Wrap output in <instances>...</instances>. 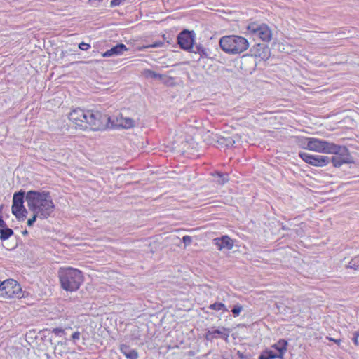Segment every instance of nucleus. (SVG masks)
Listing matches in <instances>:
<instances>
[{
  "mask_svg": "<svg viewBox=\"0 0 359 359\" xmlns=\"http://www.w3.org/2000/svg\"><path fill=\"white\" fill-rule=\"evenodd\" d=\"M25 200L28 208L39 215L41 219L48 218L55 210V205L48 191H29Z\"/></svg>",
  "mask_w": 359,
  "mask_h": 359,
  "instance_id": "obj_1",
  "label": "nucleus"
},
{
  "mask_svg": "<svg viewBox=\"0 0 359 359\" xmlns=\"http://www.w3.org/2000/svg\"><path fill=\"white\" fill-rule=\"evenodd\" d=\"M61 287L66 291H76L83 281L82 272L76 269L61 268L58 271Z\"/></svg>",
  "mask_w": 359,
  "mask_h": 359,
  "instance_id": "obj_2",
  "label": "nucleus"
},
{
  "mask_svg": "<svg viewBox=\"0 0 359 359\" xmlns=\"http://www.w3.org/2000/svg\"><path fill=\"white\" fill-rule=\"evenodd\" d=\"M219 46L223 51L231 55L240 54L249 48L248 40L241 36H224L219 40Z\"/></svg>",
  "mask_w": 359,
  "mask_h": 359,
  "instance_id": "obj_3",
  "label": "nucleus"
},
{
  "mask_svg": "<svg viewBox=\"0 0 359 359\" xmlns=\"http://www.w3.org/2000/svg\"><path fill=\"white\" fill-rule=\"evenodd\" d=\"M86 130H100L109 127L111 117L99 111L88 110Z\"/></svg>",
  "mask_w": 359,
  "mask_h": 359,
  "instance_id": "obj_4",
  "label": "nucleus"
},
{
  "mask_svg": "<svg viewBox=\"0 0 359 359\" xmlns=\"http://www.w3.org/2000/svg\"><path fill=\"white\" fill-rule=\"evenodd\" d=\"M333 151L328 154H335L330 158V162L335 168H339L344 163H350L352 162L351 156L346 147L337 144L334 145Z\"/></svg>",
  "mask_w": 359,
  "mask_h": 359,
  "instance_id": "obj_5",
  "label": "nucleus"
},
{
  "mask_svg": "<svg viewBox=\"0 0 359 359\" xmlns=\"http://www.w3.org/2000/svg\"><path fill=\"white\" fill-rule=\"evenodd\" d=\"M287 341L285 339H280L273 344L271 348L276 351L266 349L259 355V359H283V356L287 351Z\"/></svg>",
  "mask_w": 359,
  "mask_h": 359,
  "instance_id": "obj_6",
  "label": "nucleus"
},
{
  "mask_svg": "<svg viewBox=\"0 0 359 359\" xmlns=\"http://www.w3.org/2000/svg\"><path fill=\"white\" fill-rule=\"evenodd\" d=\"M247 29L254 37H258L264 42H269L272 39V31L266 24L251 22Z\"/></svg>",
  "mask_w": 359,
  "mask_h": 359,
  "instance_id": "obj_7",
  "label": "nucleus"
},
{
  "mask_svg": "<svg viewBox=\"0 0 359 359\" xmlns=\"http://www.w3.org/2000/svg\"><path fill=\"white\" fill-rule=\"evenodd\" d=\"M21 288L19 284L14 280H6L1 283L0 297L4 299H11L20 297Z\"/></svg>",
  "mask_w": 359,
  "mask_h": 359,
  "instance_id": "obj_8",
  "label": "nucleus"
},
{
  "mask_svg": "<svg viewBox=\"0 0 359 359\" xmlns=\"http://www.w3.org/2000/svg\"><path fill=\"white\" fill-rule=\"evenodd\" d=\"M306 140V149L311 151L328 154L329 152H332V149L334 148V145L335 144L328 142L324 140L314 137L307 138Z\"/></svg>",
  "mask_w": 359,
  "mask_h": 359,
  "instance_id": "obj_9",
  "label": "nucleus"
},
{
  "mask_svg": "<svg viewBox=\"0 0 359 359\" xmlns=\"http://www.w3.org/2000/svg\"><path fill=\"white\" fill-rule=\"evenodd\" d=\"M25 192L20 191L15 193L13 198L12 212L18 219H24L27 213L24 207Z\"/></svg>",
  "mask_w": 359,
  "mask_h": 359,
  "instance_id": "obj_10",
  "label": "nucleus"
},
{
  "mask_svg": "<svg viewBox=\"0 0 359 359\" xmlns=\"http://www.w3.org/2000/svg\"><path fill=\"white\" fill-rule=\"evenodd\" d=\"M300 158L306 163L317 167H323L330 162V158L321 155H312L306 152L299 153Z\"/></svg>",
  "mask_w": 359,
  "mask_h": 359,
  "instance_id": "obj_11",
  "label": "nucleus"
},
{
  "mask_svg": "<svg viewBox=\"0 0 359 359\" xmlns=\"http://www.w3.org/2000/svg\"><path fill=\"white\" fill-rule=\"evenodd\" d=\"M88 110L85 111L82 109L78 108L72 111L69 114V119L81 130H86V121H87Z\"/></svg>",
  "mask_w": 359,
  "mask_h": 359,
  "instance_id": "obj_12",
  "label": "nucleus"
},
{
  "mask_svg": "<svg viewBox=\"0 0 359 359\" xmlns=\"http://www.w3.org/2000/svg\"><path fill=\"white\" fill-rule=\"evenodd\" d=\"M230 329L224 327H220L218 328L211 327L208 329L205 332V339L208 341H212L215 339H222L226 341H228V339L230 334Z\"/></svg>",
  "mask_w": 359,
  "mask_h": 359,
  "instance_id": "obj_13",
  "label": "nucleus"
},
{
  "mask_svg": "<svg viewBox=\"0 0 359 359\" xmlns=\"http://www.w3.org/2000/svg\"><path fill=\"white\" fill-rule=\"evenodd\" d=\"M177 41L180 48L184 50H190L194 48V39L191 32L187 30L182 31L178 35Z\"/></svg>",
  "mask_w": 359,
  "mask_h": 359,
  "instance_id": "obj_14",
  "label": "nucleus"
},
{
  "mask_svg": "<svg viewBox=\"0 0 359 359\" xmlns=\"http://www.w3.org/2000/svg\"><path fill=\"white\" fill-rule=\"evenodd\" d=\"M134 126V121L130 118H125L121 114H119L114 118H111V122L109 127L118 128L121 127L123 128H130Z\"/></svg>",
  "mask_w": 359,
  "mask_h": 359,
  "instance_id": "obj_15",
  "label": "nucleus"
},
{
  "mask_svg": "<svg viewBox=\"0 0 359 359\" xmlns=\"http://www.w3.org/2000/svg\"><path fill=\"white\" fill-rule=\"evenodd\" d=\"M214 244L217 246L219 250H222L223 249L231 250L233 246L232 239L228 236L215 238Z\"/></svg>",
  "mask_w": 359,
  "mask_h": 359,
  "instance_id": "obj_16",
  "label": "nucleus"
},
{
  "mask_svg": "<svg viewBox=\"0 0 359 359\" xmlns=\"http://www.w3.org/2000/svg\"><path fill=\"white\" fill-rule=\"evenodd\" d=\"M250 54L256 57L262 59L268 58L269 50L268 48L264 44H257L252 47L250 50Z\"/></svg>",
  "mask_w": 359,
  "mask_h": 359,
  "instance_id": "obj_17",
  "label": "nucleus"
},
{
  "mask_svg": "<svg viewBox=\"0 0 359 359\" xmlns=\"http://www.w3.org/2000/svg\"><path fill=\"white\" fill-rule=\"evenodd\" d=\"M128 48L123 43H119L114 47H112L111 49L107 50L104 53H102V57H111L114 55H119L123 53V52L126 51Z\"/></svg>",
  "mask_w": 359,
  "mask_h": 359,
  "instance_id": "obj_18",
  "label": "nucleus"
},
{
  "mask_svg": "<svg viewBox=\"0 0 359 359\" xmlns=\"http://www.w3.org/2000/svg\"><path fill=\"white\" fill-rule=\"evenodd\" d=\"M121 351L128 359H137V353L134 349H131L127 345H121Z\"/></svg>",
  "mask_w": 359,
  "mask_h": 359,
  "instance_id": "obj_19",
  "label": "nucleus"
},
{
  "mask_svg": "<svg viewBox=\"0 0 359 359\" xmlns=\"http://www.w3.org/2000/svg\"><path fill=\"white\" fill-rule=\"evenodd\" d=\"M13 234V231L8 228L7 226L6 227L0 228V239L1 241H5L8 239L10 236Z\"/></svg>",
  "mask_w": 359,
  "mask_h": 359,
  "instance_id": "obj_20",
  "label": "nucleus"
},
{
  "mask_svg": "<svg viewBox=\"0 0 359 359\" xmlns=\"http://www.w3.org/2000/svg\"><path fill=\"white\" fill-rule=\"evenodd\" d=\"M217 142L227 147H232L235 143V140L231 137H220Z\"/></svg>",
  "mask_w": 359,
  "mask_h": 359,
  "instance_id": "obj_21",
  "label": "nucleus"
},
{
  "mask_svg": "<svg viewBox=\"0 0 359 359\" xmlns=\"http://www.w3.org/2000/svg\"><path fill=\"white\" fill-rule=\"evenodd\" d=\"M214 176L218 178L217 182L221 185H223L229 181V175L227 173L216 172Z\"/></svg>",
  "mask_w": 359,
  "mask_h": 359,
  "instance_id": "obj_22",
  "label": "nucleus"
},
{
  "mask_svg": "<svg viewBox=\"0 0 359 359\" xmlns=\"http://www.w3.org/2000/svg\"><path fill=\"white\" fill-rule=\"evenodd\" d=\"M208 308L210 309L215 310V311H219V310H222L224 311H228L226 306L223 303H221V302H215L213 304H211Z\"/></svg>",
  "mask_w": 359,
  "mask_h": 359,
  "instance_id": "obj_23",
  "label": "nucleus"
},
{
  "mask_svg": "<svg viewBox=\"0 0 359 359\" xmlns=\"http://www.w3.org/2000/svg\"><path fill=\"white\" fill-rule=\"evenodd\" d=\"M196 50H192L194 53H198L201 57H208L209 54L208 53V50L201 46H196Z\"/></svg>",
  "mask_w": 359,
  "mask_h": 359,
  "instance_id": "obj_24",
  "label": "nucleus"
},
{
  "mask_svg": "<svg viewBox=\"0 0 359 359\" xmlns=\"http://www.w3.org/2000/svg\"><path fill=\"white\" fill-rule=\"evenodd\" d=\"M143 74L144 75V76L146 78H152V79L157 78V74L155 72L149 70V69H145L143 72Z\"/></svg>",
  "mask_w": 359,
  "mask_h": 359,
  "instance_id": "obj_25",
  "label": "nucleus"
},
{
  "mask_svg": "<svg viewBox=\"0 0 359 359\" xmlns=\"http://www.w3.org/2000/svg\"><path fill=\"white\" fill-rule=\"evenodd\" d=\"M243 310V306L239 305V304H237V305H235L233 306V308L232 309L231 311L233 313V315L236 317V316H238L241 311Z\"/></svg>",
  "mask_w": 359,
  "mask_h": 359,
  "instance_id": "obj_26",
  "label": "nucleus"
},
{
  "mask_svg": "<svg viewBox=\"0 0 359 359\" xmlns=\"http://www.w3.org/2000/svg\"><path fill=\"white\" fill-rule=\"evenodd\" d=\"M36 217H39V215L36 214V212H34L33 217L28 219L27 225L29 226H32L33 224L35 222Z\"/></svg>",
  "mask_w": 359,
  "mask_h": 359,
  "instance_id": "obj_27",
  "label": "nucleus"
},
{
  "mask_svg": "<svg viewBox=\"0 0 359 359\" xmlns=\"http://www.w3.org/2000/svg\"><path fill=\"white\" fill-rule=\"evenodd\" d=\"M348 267L353 269L354 270L359 269V266L356 264V262L354 259L351 260V262L348 263Z\"/></svg>",
  "mask_w": 359,
  "mask_h": 359,
  "instance_id": "obj_28",
  "label": "nucleus"
},
{
  "mask_svg": "<svg viewBox=\"0 0 359 359\" xmlns=\"http://www.w3.org/2000/svg\"><path fill=\"white\" fill-rule=\"evenodd\" d=\"M359 330L353 333L352 340L355 346L358 345Z\"/></svg>",
  "mask_w": 359,
  "mask_h": 359,
  "instance_id": "obj_29",
  "label": "nucleus"
},
{
  "mask_svg": "<svg viewBox=\"0 0 359 359\" xmlns=\"http://www.w3.org/2000/svg\"><path fill=\"white\" fill-rule=\"evenodd\" d=\"M79 48L82 50H87L90 48V46L88 43L82 42V43H79Z\"/></svg>",
  "mask_w": 359,
  "mask_h": 359,
  "instance_id": "obj_30",
  "label": "nucleus"
},
{
  "mask_svg": "<svg viewBox=\"0 0 359 359\" xmlns=\"http://www.w3.org/2000/svg\"><path fill=\"white\" fill-rule=\"evenodd\" d=\"M182 241L185 245H189L192 241V238L189 236H184L182 238Z\"/></svg>",
  "mask_w": 359,
  "mask_h": 359,
  "instance_id": "obj_31",
  "label": "nucleus"
},
{
  "mask_svg": "<svg viewBox=\"0 0 359 359\" xmlns=\"http://www.w3.org/2000/svg\"><path fill=\"white\" fill-rule=\"evenodd\" d=\"M52 332H53V333H55L57 335H60L61 334H64L65 333V330L62 328H60V327L54 328L52 330Z\"/></svg>",
  "mask_w": 359,
  "mask_h": 359,
  "instance_id": "obj_32",
  "label": "nucleus"
},
{
  "mask_svg": "<svg viewBox=\"0 0 359 359\" xmlns=\"http://www.w3.org/2000/svg\"><path fill=\"white\" fill-rule=\"evenodd\" d=\"M80 332H74L72 335V339L74 341H75L76 340H78L80 339Z\"/></svg>",
  "mask_w": 359,
  "mask_h": 359,
  "instance_id": "obj_33",
  "label": "nucleus"
},
{
  "mask_svg": "<svg viewBox=\"0 0 359 359\" xmlns=\"http://www.w3.org/2000/svg\"><path fill=\"white\" fill-rule=\"evenodd\" d=\"M327 339L329 340V341H334L335 344H337L339 346H340L341 344V339H335L334 338H332V337H327Z\"/></svg>",
  "mask_w": 359,
  "mask_h": 359,
  "instance_id": "obj_34",
  "label": "nucleus"
},
{
  "mask_svg": "<svg viewBox=\"0 0 359 359\" xmlns=\"http://www.w3.org/2000/svg\"><path fill=\"white\" fill-rule=\"evenodd\" d=\"M6 223L5 222V221L2 219V217L0 216V228L1 227H6Z\"/></svg>",
  "mask_w": 359,
  "mask_h": 359,
  "instance_id": "obj_35",
  "label": "nucleus"
},
{
  "mask_svg": "<svg viewBox=\"0 0 359 359\" xmlns=\"http://www.w3.org/2000/svg\"><path fill=\"white\" fill-rule=\"evenodd\" d=\"M163 45H164V43H163L158 40V48L162 47Z\"/></svg>",
  "mask_w": 359,
  "mask_h": 359,
  "instance_id": "obj_36",
  "label": "nucleus"
},
{
  "mask_svg": "<svg viewBox=\"0 0 359 359\" xmlns=\"http://www.w3.org/2000/svg\"><path fill=\"white\" fill-rule=\"evenodd\" d=\"M161 37L163 39V40H164V41H166V43H168V44H169V40H168V39L167 40V39H165V35H164V34H163V35H162V36H161Z\"/></svg>",
  "mask_w": 359,
  "mask_h": 359,
  "instance_id": "obj_37",
  "label": "nucleus"
},
{
  "mask_svg": "<svg viewBox=\"0 0 359 359\" xmlns=\"http://www.w3.org/2000/svg\"><path fill=\"white\" fill-rule=\"evenodd\" d=\"M27 233H28L27 231L25 230V231H23V234H27Z\"/></svg>",
  "mask_w": 359,
  "mask_h": 359,
  "instance_id": "obj_38",
  "label": "nucleus"
},
{
  "mask_svg": "<svg viewBox=\"0 0 359 359\" xmlns=\"http://www.w3.org/2000/svg\"><path fill=\"white\" fill-rule=\"evenodd\" d=\"M157 46V43H154L152 46L156 47Z\"/></svg>",
  "mask_w": 359,
  "mask_h": 359,
  "instance_id": "obj_39",
  "label": "nucleus"
}]
</instances>
